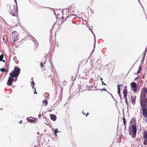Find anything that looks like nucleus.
I'll return each mask as SVG.
<instances>
[{"label":"nucleus","mask_w":147,"mask_h":147,"mask_svg":"<svg viewBox=\"0 0 147 147\" xmlns=\"http://www.w3.org/2000/svg\"><path fill=\"white\" fill-rule=\"evenodd\" d=\"M132 123H134L135 124H132L131 126H129L128 131L129 135L131 136L133 138H134L136 137L137 131L136 120L134 117H133L130 121V124Z\"/></svg>","instance_id":"obj_1"},{"label":"nucleus","mask_w":147,"mask_h":147,"mask_svg":"<svg viewBox=\"0 0 147 147\" xmlns=\"http://www.w3.org/2000/svg\"><path fill=\"white\" fill-rule=\"evenodd\" d=\"M20 69L18 66H15L14 69L9 73V75L14 78L15 76H18L20 73Z\"/></svg>","instance_id":"obj_2"},{"label":"nucleus","mask_w":147,"mask_h":147,"mask_svg":"<svg viewBox=\"0 0 147 147\" xmlns=\"http://www.w3.org/2000/svg\"><path fill=\"white\" fill-rule=\"evenodd\" d=\"M13 9H10L9 12L10 14L13 16H16L18 14V7L17 6H15L13 5Z\"/></svg>","instance_id":"obj_3"},{"label":"nucleus","mask_w":147,"mask_h":147,"mask_svg":"<svg viewBox=\"0 0 147 147\" xmlns=\"http://www.w3.org/2000/svg\"><path fill=\"white\" fill-rule=\"evenodd\" d=\"M140 103L142 108L146 107L147 105V101L146 98L140 99Z\"/></svg>","instance_id":"obj_4"},{"label":"nucleus","mask_w":147,"mask_h":147,"mask_svg":"<svg viewBox=\"0 0 147 147\" xmlns=\"http://www.w3.org/2000/svg\"><path fill=\"white\" fill-rule=\"evenodd\" d=\"M147 93V88H145L144 91L141 93L140 96V99L146 98V95Z\"/></svg>","instance_id":"obj_5"},{"label":"nucleus","mask_w":147,"mask_h":147,"mask_svg":"<svg viewBox=\"0 0 147 147\" xmlns=\"http://www.w3.org/2000/svg\"><path fill=\"white\" fill-rule=\"evenodd\" d=\"M131 87L132 88L133 92H137V87H136V84L134 82H132L130 84Z\"/></svg>","instance_id":"obj_6"},{"label":"nucleus","mask_w":147,"mask_h":147,"mask_svg":"<svg viewBox=\"0 0 147 147\" xmlns=\"http://www.w3.org/2000/svg\"><path fill=\"white\" fill-rule=\"evenodd\" d=\"M127 86H125L124 87V89L123 90V97L124 98V99L125 100V101H127Z\"/></svg>","instance_id":"obj_7"},{"label":"nucleus","mask_w":147,"mask_h":147,"mask_svg":"<svg viewBox=\"0 0 147 147\" xmlns=\"http://www.w3.org/2000/svg\"><path fill=\"white\" fill-rule=\"evenodd\" d=\"M10 76L9 77L8 80L7 82V84L8 86H10L12 85L13 82V78L14 77L10 75Z\"/></svg>","instance_id":"obj_8"},{"label":"nucleus","mask_w":147,"mask_h":147,"mask_svg":"<svg viewBox=\"0 0 147 147\" xmlns=\"http://www.w3.org/2000/svg\"><path fill=\"white\" fill-rule=\"evenodd\" d=\"M27 120L28 122L31 123H33L34 122L36 121L35 118H34L33 117H30V118L27 117Z\"/></svg>","instance_id":"obj_9"},{"label":"nucleus","mask_w":147,"mask_h":147,"mask_svg":"<svg viewBox=\"0 0 147 147\" xmlns=\"http://www.w3.org/2000/svg\"><path fill=\"white\" fill-rule=\"evenodd\" d=\"M131 102L132 104L135 105V104L136 96L132 95L131 96Z\"/></svg>","instance_id":"obj_10"},{"label":"nucleus","mask_w":147,"mask_h":147,"mask_svg":"<svg viewBox=\"0 0 147 147\" xmlns=\"http://www.w3.org/2000/svg\"><path fill=\"white\" fill-rule=\"evenodd\" d=\"M141 110L142 111V116L144 117H147V111H146L144 108H142Z\"/></svg>","instance_id":"obj_11"},{"label":"nucleus","mask_w":147,"mask_h":147,"mask_svg":"<svg viewBox=\"0 0 147 147\" xmlns=\"http://www.w3.org/2000/svg\"><path fill=\"white\" fill-rule=\"evenodd\" d=\"M50 116L51 120L53 121H55L56 120L57 117L54 114H50Z\"/></svg>","instance_id":"obj_12"},{"label":"nucleus","mask_w":147,"mask_h":147,"mask_svg":"<svg viewBox=\"0 0 147 147\" xmlns=\"http://www.w3.org/2000/svg\"><path fill=\"white\" fill-rule=\"evenodd\" d=\"M19 34L16 31H13L12 33V38L18 37Z\"/></svg>","instance_id":"obj_13"},{"label":"nucleus","mask_w":147,"mask_h":147,"mask_svg":"<svg viewBox=\"0 0 147 147\" xmlns=\"http://www.w3.org/2000/svg\"><path fill=\"white\" fill-rule=\"evenodd\" d=\"M88 88H92V89L89 90H95L96 89V87L95 86H93L92 85L89 86H88Z\"/></svg>","instance_id":"obj_14"},{"label":"nucleus","mask_w":147,"mask_h":147,"mask_svg":"<svg viewBox=\"0 0 147 147\" xmlns=\"http://www.w3.org/2000/svg\"><path fill=\"white\" fill-rule=\"evenodd\" d=\"M143 138L145 140H147V131H145L143 134Z\"/></svg>","instance_id":"obj_15"},{"label":"nucleus","mask_w":147,"mask_h":147,"mask_svg":"<svg viewBox=\"0 0 147 147\" xmlns=\"http://www.w3.org/2000/svg\"><path fill=\"white\" fill-rule=\"evenodd\" d=\"M142 69V66L141 65V64H140L139 67L138 71L137 72V74H140Z\"/></svg>","instance_id":"obj_16"},{"label":"nucleus","mask_w":147,"mask_h":147,"mask_svg":"<svg viewBox=\"0 0 147 147\" xmlns=\"http://www.w3.org/2000/svg\"><path fill=\"white\" fill-rule=\"evenodd\" d=\"M123 86V85L122 84H117V90H121V88Z\"/></svg>","instance_id":"obj_17"},{"label":"nucleus","mask_w":147,"mask_h":147,"mask_svg":"<svg viewBox=\"0 0 147 147\" xmlns=\"http://www.w3.org/2000/svg\"><path fill=\"white\" fill-rule=\"evenodd\" d=\"M44 96L46 98H48L49 96V94L48 92H47L45 93Z\"/></svg>","instance_id":"obj_18"},{"label":"nucleus","mask_w":147,"mask_h":147,"mask_svg":"<svg viewBox=\"0 0 147 147\" xmlns=\"http://www.w3.org/2000/svg\"><path fill=\"white\" fill-rule=\"evenodd\" d=\"M42 103L44 104V106H45L48 105V102L46 100H45L42 101Z\"/></svg>","instance_id":"obj_19"},{"label":"nucleus","mask_w":147,"mask_h":147,"mask_svg":"<svg viewBox=\"0 0 147 147\" xmlns=\"http://www.w3.org/2000/svg\"><path fill=\"white\" fill-rule=\"evenodd\" d=\"M18 37H16V38H13V42L15 43V42L16 41H17L19 40L18 38Z\"/></svg>","instance_id":"obj_20"},{"label":"nucleus","mask_w":147,"mask_h":147,"mask_svg":"<svg viewBox=\"0 0 147 147\" xmlns=\"http://www.w3.org/2000/svg\"><path fill=\"white\" fill-rule=\"evenodd\" d=\"M13 60H14L16 64H17L18 62V61L17 60V59L16 56H15L13 58Z\"/></svg>","instance_id":"obj_21"},{"label":"nucleus","mask_w":147,"mask_h":147,"mask_svg":"<svg viewBox=\"0 0 147 147\" xmlns=\"http://www.w3.org/2000/svg\"><path fill=\"white\" fill-rule=\"evenodd\" d=\"M121 136H119L118 140H117V142H119V143H120L121 141Z\"/></svg>","instance_id":"obj_22"},{"label":"nucleus","mask_w":147,"mask_h":147,"mask_svg":"<svg viewBox=\"0 0 147 147\" xmlns=\"http://www.w3.org/2000/svg\"><path fill=\"white\" fill-rule=\"evenodd\" d=\"M71 16H76V15L74 14H69L68 15L67 17V18H69Z\"/></svg>","instance_id":"obj_23"},{"label":"nucleus","mask_w":147,"mask_h":147,"mask_svg":"<svg viewBox=\"0 0 147 147\" xmlns=\"http://www.w3.org/2000/svg\"><path fill=\"white\" fill-rule=\"evenodd\" d=\"M95 44H96V43L95 42H94V49H93V50L91 51L90 54H92L94 52V49H95Z\"/></svg>","instance_id":"obj_24"},{"label":"nucleus","mask_w":147,"mask_h":147,"mask_svg":"<svg viewBox=\"0 0 147 147\" xmlns=\"http://www.w3.org/2000/svg\"><path fill=\"white\" fill-rule=\"evenodd\" d=\"M143 144L144 145H146L147 144V140L145 139L143 142Z\"/></svg>","instance_id":"obj_25"},{"label":"nucleus","mask_w":147,"mask_h":147,"mask_svg":"<svg viewBox=\"0 0 147 147\" xmlns=\"http://www.w3.org/2000/svg\"><path fill=\"white\" fill-rule=\"evenodd\" d=\"M5 69L4 68H3L0 69V71L2 72H4L5 71Z\"/></svg>","instance_id":"obj_26"},{"label":"nucleus","mask_w":147,"mask_h":147,"mask_svg":"<svg viewBox=\"0 0 147 147\" xmlns=\"http://www.w3.org/2000/svg\"><path fill=\"white\" fill-rule=\"evenodd\" d=\"M91 31V32H92V33L93 34V35L94 36V42H95L96 43V37H95V35L93 31Z\"/></svg>","instance_id":"obj_27"},{"label":"nucleus","mask_w":147,"mask_h":147,"mask_svg":"<svg viewBox=\"0 0 147 147\" xmlns=\"http://www.w3.org/2000/svg\"><path fill=\"white\" fill-rule=\"evenodd\" d=\"M59 132H61V131H58V129L57 128L55 129H54V133H57Z\"/></svg>","instance_id":"obj_28"},{"label":"nucleus","mask_w":147,"mask_h":147,"mask_svg":"<svg viewBox=\"0 0 147 147\" xmlns=\"http://www.w3.org/2000/svg\"><path fill=\"white\" fill-rule=\"evenodd\" d=\"M18 77V76H15L13 80V82H16L17 81Z\"/></svg>","instance_id":"obj_29"},{"label":"nucleus","mask_w":147,"mask_h":147,"mask_svg":"<svg viewBox=\"0 0 147 147\" xmlns=\"http://www.w3.org/2000/svg\"><path fill=\"white\" fill-rule=\"evenodd\" d=\"M146 54L143 53V56L142 59V61H144L145 60V58L146 56Z\"/></svg>","instance_id":"obj_30"},{"label":"nucleus","mask_w":147,"mask_h":147,"mask_svg":"<svg viewBox=\"0 0 147 147\" xmlns=\"http://www.w3.org/2000/svg\"><path fill=\"white\" fill-rule=\"evenodd\" d=\"M1 57V56H0V57ZM2 58L1 59H0V61H3L4 62H5V60H3V57L2 56Z\"/></svg>","instance_id":"obj_31"},{"label":"nucleus","mask_w":147,"mask_h":147,"mask_svg":"<svg viewBox=\"0 0 147 147\" xmlns=\"http://www.w3.org/2000/svg\"><path fill=\"white\" fill-rule=\"evenodd\" d=\"M123 124L124 126H126V120L123 121Z\"/></svg>","instance_id":"obj_32"},{"label":"nucleus","mask_w":147,"mask_h":147,"mask_svg":"<svg viewBox=\"0 0 147 147\" xmlns=\"http://www.w3.org/2000/svg\"><path fill=\"white\" fill-rule=\"evenodd\" d=\"M103 91H107V89L105 88H103V89H100L101 92H102Z\"/></svg>","instance_id":"obj_33"},{"label":"nucleus","mask_w":147,"mask_h":147,"mask_svg":"<svg viewBox=\"0 0 147 147\" xmlns=\"http://www.w3.org/2000/svg\"><path fill=\"white\" fill-rule=\"evenodd\" d=\"M147 51V46H146V47L145 49V50L144 51L143 53L146 54Z\"/></svg>","instance_id":"obj_34"},{"label":"nucleus","mask_w":147,"mask_h":147,"mask_svg":"<svg viewBox=\"0 0 147 147\" xmlns=\"http://www.w3.org/2000/svg\"><path fill=\"white\" fill-rule=\"evenodd\" d=\"M125 102L126 104L127 105V108H128V106H128V102L127 101V100L125 101Z\"/></svg>","instance_id":"obj_35"},{"label":"nucleus","mask_w":147,"mask_h":147,"mask_svg":"<svg viewBox=\"0 0 147 147\" xmlns=\"http://www.w3.org/2000/svg\"><path fill=\"white\" fill-rule=\"evenodd\" d=\"M139 78V76H138V77H136V78H135V79H134V81H136V80H138V79Z\"/></svg>","instance_id":"obj_36"},{"label":"nucleus","mask_w":147,"mask_h":147,"mask_svg":"<svg viewBox=\"0 0 147 147\" xmlns=\"http://www.w3.org/2000/svg\"><path fill=\"white\" fill-rule=\"evenodd\" d=\"M107 92L109 94H110V95H111V97H112L114 99V100H115V99L114 98V97L113 96V95L111 93H110L109 92H108V91H107Z\"/></svg>","instance_id":"obj_37"},{"label":"nucleus","mask_w":147,"mask_h":147,"mask_svg":"<svg viewBox=\"0 0 147 147\" xmlns=\"http://www.w3.org/2000/svg\"><path fill=\"white\" fill-rule=\"evenodd\" d=\"M40 65L41 68H42L43 67V65L42 63V62L40 63Z\"/></svg>","instance_id":"obj_38"},{"label":"nucleus","mask_w":147,"mask_h":147,"mask_svg":"<svg viewBox=\"0 0 147 147\" xmlns=\"http://www.w3.org/2000/svg\"><path fill=\"white\" fill-rule=\"evenodd\" d=\"M144 61H142V60L141 62V65L142 66V65L143 64L144 62Z\"/></svg>","instance_id":"obj_39"},{"label":"nucleus","mask_w":147,"mask_h":147,"mask_svg":"<svg viewBox=\"0 0 147 147\" xmlns=\"http://www.w3.org/2000/svg\"><path fill=\"white\" fill-rule=\"evenodd\" d=\"M102 85H104L105 86H106V84L104 83V82L103 81H102Z\"/></svg>","instance_id":"obj_40"},{"label":"nucleus","mask_w":147,"mask_h":147,"mask_svg":"<svg viewBox=\"0 0 147 147\" xmlns=\"http://www.w3.org/2000/svg\"><path fill=\"white\" fill-rule=\"evenodd\" d=\"M32 84V85H34V84H35L33 80L32 81V84Z\"/></svg>","instance_id":"obj_41"},{"label":"nucleus","mask_w":147,"mask_h":147,"mask_svg":"<svg viewBox=\"0 0 147 147\" xmlns=\"http://www.w3.org/2000/svg\"><path fill=\"white\" fill-rule=\"evenodd\" d=\"M121 90H117V93L119 94H120L121 93Z\"/></svg>","instance_id":"obj_42"},{"label":"nucleus","mask_w":147,"mask_h":147,"mask_svg":"<svg viewBox=\"0 0 147 147\" xmlns=\"http://www.w3.org/2000/svg\"><path fill=\"white\" fill-rule=\"evenodd\" d=\"M67 12L68 13H71V11L69 9L68 11H67ZM72 12H74V11H73Z\"/></svg>","instance_id":"obj_43"},{"label":"nucleus","mask_w":147,"mask_h":147,"mask_svg":"<svg viewBox=\"0 0 147 147\" xmlns=\"http://www.w3.org/2000/svg\"><path fill=\"white\" fill-rule=\"evenodd\" d=\"M37 94V92H36V90H35L34 91V94Z\"/></svg>","instance_id":"obj_44"},{"label":"nucleus","mask_w":147,"mask_h":147,"mask_svg":"<svg viewBox=\"0 0 147 147\" xmlns=\"http://www.w3.org/2000/svg\"><path fill=\"white\" fill-rule=\"evenodd\" d=\"M31 86L33 89H35V88L34 87V85H32V84H31Z\"/></svg>","instance_id":"obj_45"},{"label":"nucleus","mask_w":147,"mask_h":147,"mask_svg":"<svg viewBox=\"0 0 147 147\" xmlns=\"http://www.w3.org/2000/svg\"><path fill=\"white\" fill-rule=\"evenodd\" d=\"M0 56H1L0 57V59H1L2 58V56L3 57V55L2 54L1 55H0Z\"/></svg>","instance_id":"obj_46"},{"label":"nucleus","mask_w":147,"mask_h":147,"mask_svg":"<svg viewBox=\"0 0 147 147\" xmlns=\"http://www.w3.org/2000/svg\"><path fill=\"white\" fill-rule=\"evenodd\" d=\"M144 108L145 109L146 111H147V106H146V107H144Z\"/></svg>","instance_id":"obj_47"},{"label":"nucleus","mask_w":147,"mask_h":147,"mask_svg":"<svg viewBox=\"0 0 147 147\" xmlns=\"http://www.w3.org/2000/svg\"><path fill=\"white\" fill-rule=\"evenodd\" d=\"M41 114H40L38 115V117L39 118L40 117H41Z\"/></svg>","instance_id":"obj_48"},{"label":"nucleus","mask_w":147,"mask_h":147,"mask_svg":"<svg viewBox=\"0 0 147 147\" xmlns=\"http://www.w3.org/2000/svg\"><path fill=\"white\" fill-rule=\"evenodd\" d=\"M14 1L16 2V6H17V1L16 0H14Z\"/></svg>","instance_id":"obj_49"},{"label":"nucleus","mask_w":147,"mask_h":147,"mask_svg":"<svg viewBox=\"0 0 147 147\" xmlns=\"http://www.w3.org/2000/svg\"><path fill=\"white\" fill-rule=\"evenodd\" d=\"M122 98L121 97V98H120V99H121V103L123 104L122 102V98Z\"/></svg>","instance_id":"obj_50"},{"label":"nucleus","mask_w":147,"mask_h":147,"mask_svg":"<svg viewBox=\"0 0 147 147\" xmlns=\"http://www.w3.org/2000/svg\"><path fill=\"white\" fill-rule=\"evenodd\" d=\"M145 74H144L143 75V76H142V79H144V77H145Z\"/></svg>","instance_id":"obj_51"},{"label":"nucleus","mask_w":147,"mask_h":147,"mask_svg":"<svg viewBox=\"0 0 147 147\" xmlns=\"http://www.w3.org/2000/svg\"><path fill=\"white\" fill-rule=\"evenodd\" d=\"M122 119L123 120V121L124 120L125 121V120H126L125 118L124 117H122Z\"/></svg>","instance_id":"obj_52"},{"label":"nucleus","mask_w":147,"mask_h":147,"mask_svg":"<svg viewBox=\"0 0 147 147\" xmlns=\"http://www.w3.org/2000/svg\"><path fill=\"white\" fill-rule=\"evenodd\" d=\"M88 75V73L87 72L85 74V76H87Z\"/></svg>","instance_id":"obj_53"},{"label":"nucleus","mask_w":147,"mask_h":147,"mask_svg":"<svg viewBox=\"0 0 147 147\" xmlns=\"http://www.w3.org/2000/svg\"><path fill=\"white\" fill-rule=\"evenodd\" d=\"M92 26H91V28H89V30H90L92 28Z\"/></svg>","instance_id":"obj_54"},{"label":"nucleus","mask_w":147,"mask_h":147,"mask_svg":"<svg viewBox=\"0 0 147 147\" xmlns=\"http://www.w3.org/2000/svg\"><path fill=\"white\" fill-rule=\"evenodd\" d=\"M89 115V113H87V114H86V116L87 117L88 115Z\"/></svg>","instance_id":"obj_55"},{"label":"nucleus","mask_w":147,"mask_h":147,"mask_svg":"<svg viewBox=\"0 0 147 147\" xmlns=\"http://www.w3.org/2000/svg\"><path fill=\"white\" fill-rule=\"evenodd\" d=\"M100 77V80L101 81H102V80H103V79L102 78H101V77Z\"/></svg>","instance_id":"obj_56"},{"label":"nucleus","mask_w":147,"mask_h":147,"mask_svg":"<svg viewBox=\"0 0 147 147\" xmlns=\"http://www.w3.org/2000/svg\"><path fill=\"white\" fill-rule=\"evenodd\" d=\"M54 134H55V136L56 137H57V133H54Z\"/></svg>","instance_id":"obj_57"},{"label":"nucleus","mask_w":147,"mask_h":147,"mask_svg":"<svg viewBox=\"0 0 147 147\" xmlns=\"http://www.w3.org/2000/svg\"><path fill=\"white\" fill-rule=\"evenodd\" d=\"M22 120H21L19 122V123H22Z\"/></svg>","instance_id":"obj_58"},{"label":"nucleus","mask_w":147,"mask_h":147,"mask_svg":"<svg viewBox=\"0 0 147 147\" xmlns=\"http://www.w3.org/2000/svg\"><path fill=\"white\" fill-rule=\"evenodd\" d=\"M5 71H7V72H8V70L7 69H5Z\"/></svg>","instance_id":"obj_59"},{"label":"nucleus","mask_w":147,"mask_h":147,"mask_svg":"<svg viewBox=\"0 0 147 147\" xmlns=\"http://www.w3.org/2000/svg\"><path fill=\"white\" fill-rule=\"evenodd\" d=\"M119 96L120 97V98H121V95L120 94H119Z\"/></svg>","instance_id":"obj_60"},{"label":"nucleus","mask_w":147,"mask_h":147,"mask_svg":"<svg viewBox=\"0 0 147 147\" xmlns=\"http://www.w3.org/2000/svg\"><path fill=\"white\" fill-rule=\"evenodd\" d=\"M138 74H137V72L136 73H134V75H138Z\"/></svg>","instance_id":"obj_61"},{"label":"nucleus","mask_w":147,"mask_h":147,"mask_svg":"<svg viewBox=\"0 0 147 147\" xmlns=\"http://www.w3.org/2000/svg\"><path fill=\"white\" fill-rule=\"evenodd\" d=\"M83 111H82V113L84 114V115H85L86 114L85 113H83Z\"/></svg>","instance_id":"obj_62"},{"label":"nucleus","mask_w":147,"mask_h":147,"mask_svg":"<svg viewBox=\"0 0 147 147\" xmlns=\"http://www.w3.org/2000/svg\"><path fill=\"white\" fill-rule=\"evenodd\" d=\"M64 17L63 16H62L61 17V19H62V20H63V19H64Z\"/></svg>","instance_id":"obj_63"},{"label":"nucleus","mask_w":147,"mask_h":147,"mask_svg":"<svg viewBox=\"0 0 147 147\" xmlns=\"http://www.w3.org/2000/svg\"><path fill=\"white\" fill-rule=\"evenodd\" d=\"M72 23L73 24H75V22H72Z\"/></svg>","instance_id":"obj_64"}]
</instances>
